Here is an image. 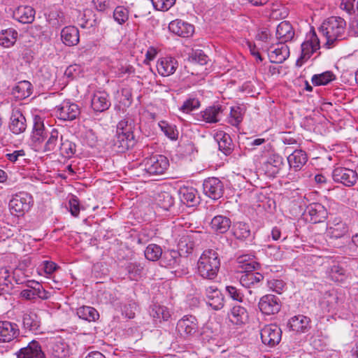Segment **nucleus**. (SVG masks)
<instances>
[{
  "mask_svg": "<svg viewBox=\"0 0 358 358\" xmlns=\"http://www.w3.org/2000/svg\"><path fill=\"white\" fill-rule=\"evenodd\" d=\"M135 127L134 118L130 115H126L118 122L112 144L116 152H124L135 145L136 140L134 134Z\"/></svg>",
  "mask_w": 358,
  "mask_h": 358,
  "instance_id": "1",
  "label": "nucleus"
},
{
  "mask_svg": "<svg viewBox=\"0 0 358 358\" xmlns=\"http://www.w3.org/2000/svg\"><path fill=\"white\" fill-rule=\"evenodd\" d=\"M319 32L325 37L327 48H330L336 42L347 38L346 22L341 17H329L322 22L319 28Z\"/></svg>",
  "mask_w": 358,
  "mask_h": 358,
  "instance_id": "2",
  "label": "nucleus"
},
{
  "mask_svg": "<svg viewBox=\"0 0 358 358\" xmlns=\"http://www.w3.org/2000/svg\"><path fill=\"white\" fill-rule=\"evenodd\" d=\"M220 267L218 253L212 249L206 250L197 262L196 273L203 279L214 280Z\"/></svg>",
  "mask_w": 358,
  "mask_h": 358,
  "instance_id": "3",
  "label": "nucleus"
},
{
  "mask_svg": "<svg viewBox=\"0 0 358 358\" xmlns=\"http://www.w3.org/2000/svg\"><path fill=\"white\" fill-rule=\"evenodd\" d=\"M21 82L12 89V96L13 101L12 106L13 107V113L10 117V122L9 128L15 134H20L22 131V111L20 108L22 105V93L21 87Z\"/></svg>",
  "mask_w": 358,
  "mask_h": 358,
  "instance_id": "4",
  "label": "nucleus"
},
{
  "mask_svg": "<svg viewBox=\"0 0 358 358\" xmlns=\"http://www.w3.org/2000/svg\"><path fill=\"white\" fill-rule=\"evenodd\" d=\"M141 166V169L148 176L162 175L168 169L169 162L166 157L156 155L145 158Z\"/></svg>",
  "mask_w": 358,
  "mask_h": 358,
  "instance_id": "5",
  "label": "nucleus"
},
{
  "mask_svg": "<svg viewBox=\"0 0 358 358\" xmlns=\"http://www.w3.org/2000/svg\"><path fill=\"white\" fill-rule=\"evenodd\" d=\"M301 48V56L296 61V65L299 66H301L311 57L313 53L320 48V39L315 31L309 32Z\"/></svg>",
  "mask_w": 358,
  "mask_h": 358,
  "instance_id": "6",
  "label": "nucleus"
},
{
  "mask_svg": "<svg viewBox=\"0 0 358 358\" xmlns=\"http://www.w3.org/2000/svg\"><path fill=\"white\" fill-rule=\"evenodd\" d=\"M176 331L181 338L190 340L199 332L197 319L191 315L183 316L177 322Z\"/></svg>",
  "mask_w": 358,
  "mask_h": 358,
  "instance_id": "7",
  "label": "nucleus"
},
{
  "mask_svg": "<svg viewBox=\"0 0 358 358\" xmlns=\"http://www.w3.org/2000/svg\"><path fill=\"white\" fill-rule=\"evenodd\" d=\"M55 115L63 121H72L76 120L80 113L78 105L70 99L64 100L54 108Z\"/></svg>",
  "mask_w": 358,
  "mask_h": 358,
  "instance_id": "8",
  "label": "nucleus"
},
{
  "mask_svg": "<svg viewBox=\"0 0 358 358\" xmlns=\"http://www.w3.org/2000/svg\"><path fill=\"white\" fill-rule=\"evenodd\" d=\"M203 190L205 195L212 199L217 200L223 196L224 187L219 178L212 177L203 181Z\"/></svg>",
  "mask_w": 358,
  "mask_h": 358,
  "instance_id": "9",
  "label": "nucleus"
},
{
  "mask_svg": "<svg viewBox=\"0 0 358 358\" xmlns=\"http://www.w3.org/2000/svg\"><path fill=\"white\" fill-rule=\"evenodd\" d=\"M332 178L336 182L342 183L347 187L353 186L358 178L357 169L355 170L337 167L332 172Z\"/></svg>",
  "mask_w": 358,
  "mask_h": 358,
  "instance_id": "10",
  "label": "nucleus"
},
{
  "mask_svg": "<svg viewBox=\"0 0 358 358\" xmlns=\"http://www.w3.org/2000/svg\"><path fill=\"white\" fill-rule=\"evenodd\" d=\"M262 343L270 347L278 344L281 340L282 331L275 324L265 325L260 331Z\"/></svg>",
  "mask_w": 358,
  "mask_h": 358,
  "instance_id": "11",
  "label": "nucleus"
},
{
  "mask_svg": "<svg viewBox=\"0 0 358 358\" xmlns=\"http://www.w3.org/2000/svg\"><path fill=\"white\" fill-rule=\"evenodd\" d=\"M260 311L267 315L278 313L281 308V303L279 298L273 294L263 296L258 303Z\"/></svg>",
  "mask_w": 358,
  "mask_h": 358,
  "instance_id": "12",
  "label": "nucleus"
},
{
  "mask_svg": "<svg viewBox=\"0 0 358 358\" xmlns=\"http://www.w3.org/2000/svg\"><path fill=\"white\" fill-rule=\"evenodd\" d=\"M306 219L313 223H319L324 221L327 217V211L325 207L320 203L309 204L304 212Z\"/></svg>",
  "mask_w": 358,
  "mask_h": 358,
  "instance_id": "13",
  "label": "nucleus"
},
{
  "mask_svg": "<svg viewBox=\"0 0 358 358\" xmlns=\"http://www.w3.org/2000/svg\"><path fill=\"white\" fill-rule=\"evenodd\" d=\"M28 121L32 124V141L40 143L44 140L45 134L43 118L38 113H33L28 117Z\"/></svg>",
  "mask_w": 358,
  "mask_h": 358,
  "instance_id": "14",
  "label": "nucleus"
},
{
  "mask_svg": "<svg viewBox=\"0 0 358 358\" xmlns=\"http://www.w3.org/2000/svg\"><path fill=\"white\" fill-rule=\"evenodd\" d=\"M111 105L108 94L105 91H96L91 96V107L96 113L107 110Z\"/></svg>",
  "mask_w": 358,
  "mask_h": 358,
  "instance_id": "15",
  "label": "nucleus"
},
{
  "mask_svg": "<svg viewBox=\"0 0 358 358\" xmlns=\"http://www.w3.org/2000/svg\"><path fill=\"white\" fill-rule=\"evenodd\" d=\"M268 56L271 63L281 64L289 56V48L285 43L279 42L268 49Z\"/></svg>",
  "mask_w": 358,
  "mask_h": 358,
  "instance_id": "16",
  "label": "nucleus"
},
{
  "mask_svg": "<svg viewBox=\"0 0 358 358\" xmlns=\"http://www.w3.org/2000/svg\"><path fill=\"white\" fill-rule=\"evenodd\" d=\"M222 111V107L220 105L209 106L204 110L197 113L196 115V119L198 121H202L206 123H217L220 120Z\"/></svg>",
  "mask_w": 358,
  "mask_h": 358,
  "instance_id": "17",
  "label": "nucleus"
},
{
  "mask_svg": "<svg viewBox=\"0 0 358 358\" xmlns=\"http://www.w3.org/2000/svg\"><path fill=\"white\" fill-rule=\"evenodd\" d=\"M341 303V299L334 289L326 292L320 301L321 308L328 313L337 310Z\"/></svg>",
  "mask_w": 358,
  "mask_h": 358,
  "instance_id": "18",
  "label": "nucleus"
},
{
  "mask_svg": "<svg viewBox=\"0 0 358 358\" xmlns=\"http://www.w3.org/2000/svg\"><path fill=\"white\" fill-rule=\"evenodd\" d=\"M178 67V62L175 57H164L158 59L157 69L162 76H169L173 74Z\"/></svg>",
  "mask_w": 358,
  "mask_h": 358,
  "instance_id": "19",
  "label": "nucleus"
},
{
  "mask_svg": "<svg viewBox=\"0 0 358 358\" xmlns=\"http://www.w3.org/2000/svg\"><path fill=\"white\" fill-rule=\"evenodd\" d=\"M283 164V158L280 155L271 153L263 163V168L267 175L275 176L279 173Z\"/></svg>",
  "mask_w": 358,
  "mask_h": 358,
  "instance_id": "20",
  "label": "nucleus"
},
{
  "mask_svg": "<svg viewBox=\"0 0 358 358\" xmlns=\"http://www.w3.org/2000/svg\"><path fill=\"white\" fill-rule=\"evenodd\" d=\"M206 303L213 309L218 310L224 306V297L221 292L215 286H210L206 289Z\"/></svg>",
  "mask_w": 358,
  "mask_h": 358,
  "instance_id": "21",
  "label": "nucleus"
},
{
  "mask_svg": "<svg viewBox=\"0 0 358 358\" xmlns=\"http://www.w3.org/2000/svg\"><path fill=\"white\" fill-rule=\"evenodd\" d=\"M287 327L296 333H306L310 329V319L303 315H294L289 320Z\"/></svg>",
  "mask_w": 358,
  "mask_h": 358,
  "instance_id": "22",
  "label": "nucleus"
},
{
  "mask_svg": "<svg viewBox=\"0 0 358 358\" xmlns=\"http://www.w3.org/2000/svg\"><path fill=\"white\" fill-rule=\"evenodd\" d=\"M169 29L171 32L181 37L187 38L191 36L194 31V27L181 20L171 21L169 24Z\"/></svg>",
  "mask_w": 358,
  "mask_h": 358,
  "instance_id": "23",
  "label": "nucleus"
},
{
  "mask_svg": "<svg viewBox=\"0 0 358 358\" xmlns=\"http://www.w3.org/2000/svg\"><path fill=\"white\" fill-rule=\"evenodd\" d=\"M213 137L222 152L227 156L232 152L234 145L229 134L224 131L218 130L215 132Z\"/></svg>",
  "mask_w": 358,
  "mask_h": 358,
  "instance_id": "24",
  "label": "nucleus"
},
{
  "mask_svg": "<svg viewBox=\"0 0 358 358\" xmlns=\"http://www.w3.org/2000/svg\"><path fill=\"white\" fill-rule=\"evenodd\" d=\"M308 155L302 150H295L287 157V162L291 170L299 171L308 162Z\"/></svg>",
  "mask_w": 358,
  "mask_h": 358,
  "instance_id": "25",
  "label": "nucleus"
},
{
  "mask_svg": "<svg viewBox=\"0 0 358 358\" xmlns=\"http://www.w3.org/2000/svg\"><path fill=\"white\" fill-rule=\"evenodd\" d=\"M20 272V268H16L13 272V276H11L8 271L5 268L0 269V289L2 290L8 291L9 289H13L14 285L13 284V280H15L17 285L22 283L20 278H17L16 275Z\"/></svg>",
  "mask_w": 358,
  "mask_h": 358,
  "instance_id": "26",
  "label": "nucleus"
},
{
  "mask_svg": "<svg viewBox=\"0 0 358 358\" xmlns=\"http://www.w3.org/2000/svg\"><path fill=\"white\" fill-rule=\"evenodd\" d=\"M18 334L19 329L15 324L8 321H0V342H9Z\"/></svg>",
  "mask_w": 358,
  "mask_h": 358,
  "instance_id": "27",
  "label": "nucleus"
},
{
  "mask_svg": "<svg viewBox=\"0 0 358 358\" xmlns=\"http://www.w3.org/2000/svg\"><path fill=\"white\" fill-rule=\"evenodd\" d=\"M50 350L54 358H67L69 355L68 345L62 337H56L50 343Z\"/></svg>",
  "mask_w": 358,
  "mask_h": 358,
  "instance_id": "28",
  "label": "nucleus"
},
{
  "mask_svg": "<svg viewBox=\"0 0 358 358\" xmlns=\"http://www.w3.org/2000/svg\"><path fill=\"white\" fill-rule=\"evenodd\" d=\"M242 275L240 277V283L246 288H250L257 285L263 279L262 274L255 272V270L240 271Z\"/></svg>",
  "mask_w": 358,
  "mask_h": 358,
  "instance_id": "29",
  "label": "nucleus"
},
{
  "mask_svg": "<svg viewBox=\"0 0 358 358\" xmlns=\"http://www.w3.org/2000/svg\"><path fill=\"white\" fill-rule=\"evenodd\" d=\"M62 42L67 46L76 45L80 41L79 30L74 26H67L61 31Z\"/></svg>",
  "mask_w": 358,
  "mask_h": 358,
  "instance_id": "30",
  "label": "nucleus"
},
{
  "mask_svg": "<svg viewBox=\"0 0 358 358\" xmlns=\"http://www.w3.org/2000/svg\"><path fill=\"white\" fill-rule=\"evenodd\" d=\"M294 35V29L288 21L281 22L276 28V37L280 43L286 44L293 39Z\"/></svg>",
  "mask_w": 358,
  "mask_h": 358,
  "instance_id": "31",
  "label": "nucleus"
},
{
  "mask_svg": "<svg viewBox=\"0 0 358 358\" xmlns=\"http://www.w3.org/2000/svg\"><path fill=\"white\" fill-rule=\"evenodd\" d=\"M210 226L216 234H224L230 229L231 221L229 217L219 215L213 217Z\"/></svg>",
  "mask_w": 358,
  "mask_h": 358,
  "instance_id": "32",
  "label": "nucleus"
},
{
  "mask_svg": "<svg viewBox=\"0 0 358 358\" xmlns=\"http://www.w3.org/2000/svg\"><path fill=\"white\" fill-rule=\"evenodd\" d=\"M182 260V256L179 252L175 250H171L165 251L162 254L160 263L164 266L176 268L181 264Z\"/></svg>",
  "mask_w": 358,
  "mask_h": 358,
  "instance_id": "33",
  "label": "nucleus"
},
{
  "mask_svg": "<svg viewBox=\"0 0 358 358\" xmlns=\"http://www.w3.org/2000/svg\"><path fill=\"white\" fill-rule=\"evenodd\" d=\"M229 319L234 324L242 325L248 320V311L241 306H235L229 314Z\"/></svg>",
  "mask_w": 358,
  "mask_h": 358,
  "instance_id": "34",
  "label": "nucleus"
},
{
  "mask_svg": "<svg viewBox=\"0 0 358 358\" xmlns=\"http://www.w3.org/2000/svg\"><path fill=\"white\" fill-rule=\"evenodd\" d=\"M150 315L155 322L168 321L171 316L169 309L159 304H154L151 306Z\"/></svg>",
  "mask_w": 358,
  "mask_h": 358,
  "instance_id": "35",
  "label": "nucleus"
},
{
  "mask_svg": "<svg viewBox=\"0 0 358 358\" xmlns=\"http://www.w3.org/2000/svg\"><path fill=\"white\" fill-rule=\"evenodd\" d=\"M195 243L192 235H182L178 243V250L177 251L182 257L187 256L192 252Z\"/></svg>",
  "mask_w": 358,
  "mask_h": 358,
  "instance_id": "36",
  "label": "nucleus"
},
{
  "mask_svg": "<svg viewBox=\"0 0 358 358\" xmlns=\"http://www.w3.org/2000/svg\"><path fill=\"white\" fill-rule=\"evenodd\" d=\"M35 287L32 289L29 288H24V299H34L36 298L47 299L48 292L43 289V286L39 282H31Z\"/></svg>",
  "mask_w": 358,
  "mask_h": 358,
  "instance_id": "37",
  "label": "nucleus"
},
{
  "mask_svg": "<svg viewBox=\"0 0 358 358\" xmlns=\"http://www.w3.org/2000/svg\"><path fill=\"white\" fill-rule=\"evenodd\" d=\"M45 354L38 341L34 340L24 347V358H45Z\"/></svg>",
  "mask_w": 358,
  "mask_h": 358,
  "instance_id": "38",
  "label": "nucleus"
},
{
  "mask_svg": "<svg viewBox=\"0 0 358 358\" xmlns=\"http://www.w3.org/2000/svg\"><path fill=\"white\" fill-rule=\"evenodd\" d=\"M233 235L238 240H245L250 236L248 224L243 222H234L231 229Z\"/></svg>",
  "mask_w": 358,
  "mask_h": 358,
  "instance_id": "39",
  "label": "nucleus"
},
{
  "mask_svg": "<svg viewBox=\"0 0 358 358\" xmlns=\"http://www.w3.org/2000/svg\"><path fill=\"white\" fill-rule=\"evenodd\" d=\"M77 315L79 318L88 322H95L99 317L98 311L91 306L80 307L77 309Z\"/></svg>",
  "mask_w": 358,
  "mask_h": 358,
  "instance_id": "40",
  "label": "nucleus"
},
{
  "mask_svg": "<svg viewBox=\"0 0 358 358\" xmlns=\"http://www.w3.org/2000/svg\"><path fill=\"white\" fill-rule=\"evenodd\" d=\"M125 270L131 280H138L143 274L144 267L138 262H129L125 266Z\"/></svg>",
  "mask_w": 358,
  "mask_h": 358,
  "instance_id": "41",
  "label": "nucleus"
},
{
  "mask_svg": "<svg viewBox=\"0 0 358 358\" xmlns=\"http://www.w3.org/2000/svg\"><path fill=\"white\" fill-rule=\"evenodd\" d=\"M46 18L49 24L55 28L60 27L66 22L63 12L57 8L52 9L46 15Z\"/></svg>",
  "mask_w": 358,
  "mask_h": 358,
  "instance_id": "42",
  "label": "nucleus"
},
{
  "mask_svg": "<svg viewBox=\"0 0 358 358\" xmlns=\"http://www.w3.org/2000/svg\"><path fill=\"white\" fill-rule=\"evenodd\" d=\"M17 37V32L13 29L3 30L0 33V45L5 48L13 45Z\"/></svg>",
  "mask_w": 358,
  "mask_h": 358,
  "instance_id": "43",
  "label": "nucleus"
},
{
  "mask_svg": "<svg viewBox=\"0 0 358 358\" xmlns=\"http://www.w3.org/2000/svg\"><path fill=\"white\" fill-rule=\"evenodd\" d=\"M196 190L193 187H183L180 188L179 194L182 202L187 205H194L196 203Z\"/></svg>",
  "mask_w": 358,
  "mask_h": 358,
  "instance_id": "44",
  "label": "nucleus"
},
{
  "mask_svg": "<svg viewBox=\"0 0 358 358\" xmlns=\"http://www.w3.org/2000/svg\"><path fill=\"white\" fill-rule=\"evenodd\" d=\"M336 79V76L330 71H327L312 76V83L315 86L326 85Z\"/></svg>",
  "mask_w": 358,
  "mask_h": 358,
  "instance_id": "45",
  "label": "nucleus"
},
{
  "mask_svg": "<svg viewBox=\"0 0 358 358\" xmlns=\"http://www.w3.org/2000/svg\"><path fill=\"white\" fill-rule=\"evenodd\" d=\"M145 257L149 261L155 262L162 258L163 254L162 248L154 243L149 244L145 250Z\"/></svg>",
  "mask_w": 358,
  "mask_h": 358,
  "instance_id": "46",
  "label": "nucleus"
},
{
  "mask_svg": "<svg viewBox=\"0 0 358 358\" xmlns=\"http://www.w3.org/2000/svg\"><path fill=\"white\" fill-rule=\"evenodd\" d=\"M10 213L20 217L22 215V197L20 194H16L9 202Z\"/></svg>",
  "mask_w": 358,
  "mask_h": 358,
  "instance_id": "47",
  "label": "nucleus"
},
{
  "mask_svg": "<svg viewBox=\"0 0 358 358\" xmlns=\"http://www.w3.org/2000/svg\"><path fill=\"white\" fill-rule=\"evenodd\" d=\"M39 327V321L38 320L37 315L30 311L29 313L24 314V328L27 329L31 331L38 330Z\"/></svg>",
  "mask_w": 358,
  "mask_h": 358,
  "instance_id": "48",
  "label": "nucleus"
},
{
  "mask_svg": "<svg viewBox=\"0 0 358 358\" xmlns=\"http://www.w3.org/2000/svg\"><path fill=\"white\" fill-rule=\"evenodd\" d=\"M329 276L335 282H343L348 277L345 268L338 264L333 265L329 271Z\"/></svg>",
  "mask_w": 358,
  "mask_h": 358,
  "instance_id": "49",
  "label": "nucleus"
},
{
  "mask_svg": "<svg viewBox=\"0 0 358 358\" xmlns=\"http://www.w3.org/2000/svg\"><path fill=\"white\" fill-rule=\"evenodd\" d=\"M60 141L59 150L61 155L66 158L71 157L76 153V144L67 139L63 140L62 137H61Z\"/></svg>",
  "mask_w": 358,
  "mask_h": 358,
  "instance_id": "50",
  "label": "nucleus"
},
{
  "mask_svg": "<svg viewBox=\"0 0 358 358\" xmlns=\"http://www.w3.org/2000/svg\"><path fill=\"white\" fill-rule=\"evenodd\" d=\"M157 201V205L165 210H169L174 204V199L171 194L167 192L159 193Z\"/></svg>",
  "mask_w": 358,
  "mask_h": 358,
  "instance_id": "51",
  "label": "nucleus"
},
{
  "mask_svg": "<svg viewBox=\"0 0 358 358\" xmlns=\"http://www.w3.org/2000/svg\"><path fill=\"white\" fill-rule=\"evenodd\" d=\"M237 262L239 264V268H241V271L255 270L259 266V264L249 255L240 256L237 259Z\"/></svg>",
  "mask_w": 358,
  "mask_h": 358,
  "instance_id": "52",
  "label": "nucleus"
},
{
  "mask_svg": "<svg viewBox=\"0 0 358 358\" xmlns=\"http://www.w3.org/2000/svg\"><path fill=\"white\" fill-rule=\"evenodd\" d=\"M159 127L163 133L171 140H176L178 138V131L176 129V125L169 124L166 121H160L159 122Z\"/></svg>",
  "mask_w": 358,
  "mask_h": 358,
  "instance_id": "53",
  "label": "nucleus"
},
{
  "mask_svg": "<svg viewBox=\"0 0 358 358\" xmlns=\"http://www.w3.org/2000/svg\"><path fill=\"white\" fill-rule=\"evenodd\" d=\"M200 105V101L197 98L189 96L183 101L179 110L184 113H189L192 110L199 108Z\"/></svg>",
  "mask_w": 358,
  "mask_h": 358,
  "instance_id": "54",
  "label": "nucleus"
},
{
  "mask_svg": "<svg viewBox=\"0 0 358 358\" xmlns=\"http://www.w3.org/2000/svg\"><path fill=\"white\" fill-rule=\"evenodd\" d=\"M243 117V112L240 106H233L231 108L229 123L232 126L237 127L242 122Z\"/></svg>",
  "mask_w": 358,
  "mask_h": 358,
  "instance_id": "55",
  "label": "nucleus"
},
{
  "mask_svg": "<svg viewBox=\"0 0 358 358\" xmlns=\"http://www.w3.org/2000/svg\"><path fill=\"white\" fill-rule=\"evenodd\" d=\"M113 18L119 24H123L129 19V10L122 6H117L113 11Z\"/></svg>",
  "mask_w": 358,
  "mask_h": 358,
  "instance_id": "56",
  "label": "nucleus"
},
{
  "mask_svg": "<svg viewBox=\"0 0 358 358\" xmlns=\"http://www.w3.org/2000/svg\"><path fill=\"white\" fill-rule=\"evenodd\" d=\"M329 232L332 237L338 238L343 236L348 232V227L344 222H338L329 228Z\"/></svg>",
  "mask_w": 358,
  "mask_h": 358,
  "instance_id": "57",
  "label": "nucleus"
},
{
  "mask_svg": "<svg viewBox=\"0 0 358 358\" xmlns=\"http://www.w3.org/2000/svg\"><path fill=\"white\" fill-rule=\"evenodd\" d=\"M267 286L270 290L280 294L284 292L286 284L281 279H271L267 281Z\"/></svg>",
  "mask_w": 358,
  "mask_h": 358,
  "instance_id": "58",
  "label": "nucleus"
},
{
  "mask_svg": "<svg viewBox=\"0 0 358 358\" xmlns=\"http://www.w3.org/2000/svg\"><path fill=\"white\" fill-rule=\"evenodd\" d=\"M58 135L59 132L57 129H52L50 136L45 144V151H53L56 149L58 144Z\"/></svg>",
  "mask_w": 358,
  "mask_h": 358,
  "instance_id": "59",
  "label": "nucleus"
},
{
  "mask_svg": "<svg viewBox=\"0 0 358 358\" xmlns=\"http://www.w3.org/2000/svg\"><path fill=\"white\" fill-rule=\"evenodd\" d=\"M59 266L53 262L44 261L41 265V268L37 269V272L39 275H42L43 272L47 275H52Z\"/></svg>",
  "mask_w": 358,
  "mask_h": 358,
  "instance_id": "60",
  "label": "nucleus"
},
{
  "mask_svg": "<svg viewBox=\"0 0 358 358\" xmlns=\"http://www.w3.org/2000/svg\"><path fill=\"white\" fill-rule=\"evenodd\" d=\"M41 33V28H39L38 27H31L25 32H24V36H23L24 40L27 38H29V36H31V39H29L28 41L29 44L27 45V46L30 47V48L32 47L36 41V37L40 36Z\"/></svg>",
  "mask_w": 358,
  "mask_h": 358,
  "instance_id": "61",
  "label": "nucleus"
},
{
  "mask_svg": "<svg viewBox=\"0 0 358 358\" xmlns=\"http://www.w3.org/2000/svg\"><path fill=\"white\" fill-rule=\"evenodd\" d=\"M192 62L200 65H205L208 63V57L201 50H193L190 56Z\"/></svg>",
  "mask_w": 358,
  "mask_h": 358,
  "instance_id": "62",
  "label": "nucleus"
},
{
  "mask_svg": "<svg viewBox=\"0 0 358 358\" xmlns=\"http://www.w3.org/2000/svg\"><path fill=\"white\" fill-rule=\"evenodd\" d=\"M153 6L159 10H168L176 3V0H151Z\"/></svg>",
  "mask_w": 358,
  "mask_h": 358,
  "instance_id": "63",
  "label": "nucleus"
},
{
  "mask_svg": "<svg viewBox=\"0 0 358 358\" xmlns=\"http://www.w3.org/2000/svg\"><path fill=\"white\" fill-rule=\"evenodd\" d=\"M82 72V67L79 64L69 66L64 72V75L69 78L74 79L80 76Z\"/></svg>",
  "mask_w": 358,
  "mask_h": 358,
  "instance_id": "64",
  "label": "nucleus"
}]
</instances>
